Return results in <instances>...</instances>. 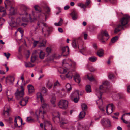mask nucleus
<instances>
[{
	"label": "nucleus",
	"mask_w": 130,
	"mask_h": 130,
	"mask_svg": "<svg viewBox=\"0 0 130 130\" xmlns=\"http://www.w3.org/2000/svg\"><path fill=\"white\" fill-rule=\"evenodd\" d=\"M121 119L122 120L123 122L126 123V124H127L128 123V122L127 121L125 120H124L123 118V116H122L121 118Z\"/></svg>",
	"instance_id": "57"
},
{
	"label": "nucleus",
	"mask_w": 130,
	"mask_h": 130,
	"mask_svg": "<svg viewBox=\"0 0 130 130\" xmlns=\"http://www.w3.org/2000/svg\"><path fill=\"white\" fill-rule=\"evenodd\" d=\"M87 77L88 79L90 81H93L94 80V78L93 76L90 77L88 75H87Z\"/></svg>",
	"instance_id": "50"
},
{
	"label": "nucleus",
	"mask_w": 130,
	"mask_h": 130,
	"mask_svg": "<svg viewBox=\"0 0 130 130\" xmlns=\"http://www.w3.org/2000/svg\"><path fill=\"white\" fill-rule=\"evenodd\" d=\"M79 91L76 90L74 92H73L71 94L70 96L71 99H73L75 97H76L79 96Z\"/></svg>",
	"instance_id": "15"
},
{
	"label": "nucleus",
	"mask_w": 130,
	"mask_h": 130,
	"mask_svg": "<svg viewBox=\"0 0 130 130\" xmlns=\"http://www.w3.org/2000/svg\"><path fill=\"white\" fill-rule=\"evenodd\" d=\"M130 16L126 15L120 20L119 23L117 25L114 30V33H117L120 31L125 25L127 24L129 20Z\"/></svg>",
	"instance_id": "1"
},
{
	"label": "nucleus",
	"mask_w": 130,
	"mask_h": 130,
	"mask_svg": "<svg viewBox=\"0 0 130 130\" xmlns=\"http://www.w3.org/2000/svg\"><path fill=\"white\" fill-rule=\"evenodd\" d=\"M63 21V19L61 18H60V21L58 23H55L54 24L56 26H60L62 24V23Z\"/></svg>",
	"instance_id": "33"
},
{
	"label": "nucleus",
	"mask_w": 130,
	"mask_h": 130,
	"mask_svg": "<svg viewBox=\"0 0 130 130\" xmlns=\"http://www.w3.org/2000/svg\"><path fill=\"white\" fill-rule=\"evenodd\" d=\"M22 20L24 22H27L28 21V19L26 17H22Z\"/></svg>",
	"instance_id": "46"
},
{
	"label": "nucleus",
	"mask_w": 130,
	"mask_h": 130,
	"mask_svg": "<svg viewBox=\"0 0 130 130\" xmlns=\"http://www.w3.org/2000/svg\"><path fill=\"white\" fill-rule=\"evenodd\" d=\"M62 53L63 54L66 50H67L68 52V54L69 53V48L68 46H64L62 48Z\"/></svg>",
	"instance_id": "23"
},
{
	"label": "nucleus",
	"mask_w": 130,
	"mask_h": 130,
	"mask_svg": "<svg viewBox=\"0 0 130 130\" xmlns=\"http://www.w3.org/2000/svg\"><path fill=\"white\" fill-rule=\"evenodd\" d=\"M25 65L26 67H33L34 66L33 65H32L30 62L28 63H25Z\"/></svg>",
	"instance_id": "40"
},
{
	"label": "nucleus",
	"mask_w": 130,
	"mask_h": 130,
	"mask_svg": "<svg viewBox=\"0 0 130 130\" xmlns=\"http://www.w3.org/2000/svg\"><path fill=\"white\" fill-rule=\"evenodd\" d=\"M89 60L90 61L94 62H95L97 60V58L96 57L93 56L89 58Z\"/></svg>",
	"instance_id": "31"
},
{
	"label": "nucleus",
	"mask_w": 130,
	"mask_h": 130,
	"mask_svg": "<svg viewBox=\"0 0 130 130\" xmlns=\"http://www.w3.org/2000/svg\"><path fill=\"white\" fill-rule=\"evenodd\" d=\"M73 76V75L71 72H69L66 75V77L69 79L72 78V77Z\"/></svg>",
	"instance_id": "29"
},
{
	"label": "nucleus",
	"mask_w": 130,
	"mask_h": 130,
	"mask_svg": "<svg viewBox=\"0 0 130 130\" xmlns=\"http://www.w3.org/2000/svg\"><path fill=\"white\" fill-rule=\"evenodd\" d=\"M46 113L44 111L41 110L40 109L39 110V111H37L35 112V114L36 117L37 118L38 121L40 123V121L38 120V118L39 117H40L42 118L43 119H44V115Z\"/></svg>",
	"instance_id": "9"
},
{
	"label": "nucleus",
	"mask_w": 130,
	"mask_h": 130,
	"mask_svg": "<svg viewBox=\"0 0 130 130\" xmlns=\"http://www.w3.org/2000/svg\"><path fill=\"white\" fill-rule=\"evenodd\" d=\"M33 121V119L30 117H27L26 121L28 122H30Z\"/></svg>",
	"instance_id": "43"
},
{
	"label": "nucleus",
	"mask_w": 130,
	"mask_h": 130,
	"mask_svg": "<svg viewBox=\"0 0 130 130\" xmlns=\"http://www.w3.org/2000/svg\"><path fill=\"white\" fill-rule=\"evenodd\" d=\"M6 14V12L5 10L4 9V8L2 7H0V18L5 16Z\"/></svg>",
	"instance_id": "14"
},
{
	"label": "nucleus",
	"mask_w": 130,
	"mask_h": 130,
	"mask_svg": "<svg viewBox=\"0 0 130 130\" xmlns=\"http://www.w3.org/2000/svg\"><path fill=\"white\" fill-rule=\"evenodd\" d=\"M127 91L128 93H130V85L127 87Z\"/></svg>",
	"instance_id": "64"
},
{
	"label": "nucleus",
	"mask_w": 130,
	"mask_h": 130,
	"mask_svg": "<svg viewBox=\"0 0 130 130\" xmlns=\"http://www.w3.org/2000/svg\"><path fill=\"white\" fill-rule=\"evenodd\" d=\"M14 78L13 76H10L8 78H6V83L9 81L11 83H12L14 80Z\"/></svg>",
	"instance_id": "21"
},
{
	"label": "nucleus",
	"mask_w": 130,
	"mask_h": 130,
	"mask_svg": "<svg viewBox=\"0 0 130 130\" xmlns=\"http://www.w3.org/2000/svg\"><path fill=\"white\" fill-rule=\"evenodd\" d=\"M4 54L5 56L7 57V59H8L10 55V54L8 53H4Z\"/></svg>",
	"instance_id": "52"
},
{
	"label": "nucleus",
	"mask_w": 130,
	"mask_h": 130,
	"mask_svg": "<svg viewBox=\"0 0 130 130\" xmlns=\"http://www.w3.org/2000/svg\"><path fill=\"white\" fill-rule=\"evenodd\" d=\"M34 8L35 10L37 11L38 12H41V10L40 8L38 6V5H36L34 6Z\"/></svg>",
	"instance_id": "37"
},
{
	"label": "nucleus",
	"mask_w": 130,
	"mask_h": 130,
	"mask_svg": "<svg viewBox=\"0 0 130 130\" xmlns=\"http://www.w3.org/2000/svg\"><path fill=\"white\" fill-rule=\"evenodd\" d=\"M77 5L78 6L83 8L84 11H85V8L86 7V5L81 3H79Z\"/></svg>",
	"instance_id": "28"
},
{
	"label": "nucleus",
	"mask_w": 130,
	"mask_h": 130,
	"mask_svg": "<svg viewBox=\"0 0 130 130\" xmlns=\"http://www.w3.org/2000/svg\"><path fill=\"white\" fill-rule=\"evenodd\" d=\"M105 126L106 125L108 126H111V124L109 120L108 119L105 120Z\"/></svg>",
	"instance_id": "41"
},
{
	"label": "nucleus",
	"mask_w": 130,
	"mask_h": 130,
	"mask_svg": "<svg viewBox=\"0 0 130 130\" xmlns=\"http://www.w3.org/2000/svg\"><path fill=\"white\" fill-rule=\"evenodd\" d=\"M21 89H17L15 95L16 98L18 100H20L23 97L24 94V88L23 86H21Z\"/></svg>",
	"instance_id": "5"
},
{
	"label": "nucleus",
	"mask_w": 130,
	"mask_h": 130,
	"mask_svg": "<svg viewBox=\"0 0 130 130\" xmlns=\"http://www.w3.org/2000/svg\"><path fill=\"white\" fill-rule=\"evenodd\" d=\"M104 51L102 49H100L98 50L97 53L98 55L100 57L104 56Z\"/></svg>",
	"instance_id": "20"
},
{
	"label": "nucleus",
	"mask_w": 130,
	"mask_h": 130,
	"mask_svg": "<svg viewBox=\"0 0 130 130\" xmlns=\"http://www.w3.org/2000/svg\"><path fill=\"white\" fill-rule=\"evenodd\" d=\"M90 2V0H87L86 2L85 5H86V6L88 5Z\"/></svg>",
	"instance_id": "56"
},
{
	"label": "nucleus",
	"mask_w": 130,
	"mask_h": 130,
	"mask_svg": "<svg viewBox=\"0 0 130 130\" xmlns=\"http://www.w3.org/2000/svg\"><path fill=\"white\" fill-rule=\"evenodd\" d=\"M118 36H116L113 38L111 40L112 43H114L116 42L118 39Z\"/></svg>",
	"instance_id": "39"
},
{
	"label": "nucleus",
	"mask_w": 130,
	"mask_h": 130,
	"mask_svg": "<svg viewBox=\"0 0 130 130\" xmlns=\"http://www.w3.org/2000/svg\"><path fill=\"white\" fill-rule=\"evenodd\" d=\"M21 8L22 10L23 13L21 14V15H27V11L29 9V8L26 6L23 5L22 6Z\"/></svg>",
	"instance_id": "13"
},
{
	"label": "nucleus",
	"mask_w": 130,
	"mask_h": 130,
	"mask_svg": "<svg viewBox=\"0 0 130 130\" xmlns=\"http://www.w3.org/2000/svg\"><path fill=\"white\" fill-rule=\"evenodd\" d=\"M10 9H9L10 14L11 15H13L15 13V10L13 7L12 6L10 7Z\"/></svg>",
	"instance_id": "27"
},
{
	"label": "nucleus",
	"mask_w": 130,
	"mask_h": 130,
	"mask_svg": "<svg viewBox=\"0 0 130 130\" xmlns=\"http://www.w3.org/2000/svg\"><path fill=\"white\" fill-rule=\"evenodd\" d=\"M29 99L28 97H26L20 99V100L19 102L20 104L22 106H24L27 103L28 100Z\"/></svg>",
	"instance_id": "11"
},
{
	"label": "nucleus",
	"mask_w": 130,
	"mask_h": 130,
	"mask_svg": "<svg viewBox=\"0 0 130 130\" xmlns=\"http://www.w3.org/2000/svg\"><path fill=\"white\" fill-rule=\"evenodd\" d=\"M40 125V127L44 130H56V129H52V125L50 122L48 121H44V128L43 124L41 123Z\"/></svg>",
	"instance_id": "7"
},
{
	"label": "nucleus",
	"mask_w": 130,
	"mask_h": 130,
	"mask_svg": "<svg viewBox=\"0 0 130 130\" xmlns=\"http://www.w3.org/2000/svg\"><path fill=\"white\" fill-rule=\"evenodd\" d=\"M81 106L83 111H84L87 109V106L86 104L84 103L82 104H81Z\"/></svg>",
	"instance_id": "32"
},
{
	"label": "nucleus",
	"mask_w": 130,
	"mask_h": 130,
	"mask_svg": "<svg viewBox=\"0 0 130 130\" xmlns=\"http://www.w3.org/2000/svg\"><path fill=\"white\" fill-rule=\"evenodd\" d=\"M72 100H73L74 102L77 103L78 102L79 100V97H75L73 99H71Z\"/></svg>",
	"instance_id": "42"
},
{
	"label": "nucleus",
	"mask_w": 130,
	"mask_h": 130,
	"mask_svg": "<svg viewBox=\"0 0 130 130\" xmlns=\"http://www.w3.org/2000/svg\"><path fill=\"white\" fill-rule=\"evenodd\" d=\"M86 114L85 112L83 111H82L79 115V119H82L85 116Z\"/></svg>",
	"instance_id": "22"
},
{
	"label": "nucleus",
	"mask_w": 130,
	"mask_h": 130,
	"mask_svg": "<svg viewBox=\"0 0 130 130\" xmlns=\"http://www.w3.org/2000/svg\"><path fill=\"white\" fill-rule=\"evenodd\" d=\"M47 87L49 89H51L52 88V85L51 83H48L47 84Z\"/></svg>",
	"instance_id": "53"
},
{
	"label": "nucleus",
	"mask_w": 130,
	"mask_h": 130,
	"mask_svg": "<svg viewBox=\"0 0 130 130\" xmlns=\"http://www.w3.org/2000/svg\"><path fill=\"white\" fill-rule=\"evenodd\" d=\"M74 80L75 81L78 83H79L81 81V79L79 75L76 74L74 76Z\"/></svg>",
	"instance_id": "18"
},
{
	"label": "nucleus",
	"mask_w": 130,
	"mask_h": 130,
	"mask_svg": "<svg viewBox=\"0 0 130 130\" xmlns=\"http://www.w3.org/2000/svg\"><path fill=\"white\" fill-rule=\"evenodd\" d=\"M46 43V41L45 40H43L42 42H39V47H41L45 46Z\"/></svg>",
	"instance_id": "24"
},
{
	"label": "nucleus",
	"mask_w": 130,
	"mask_h": 130,
	"mask_svg": "<svg viewBox=\"0 0 130 130\" xmlns=\"http://www.w3.org/2000/svg\"><path fill=\"white\" fill-rule=\"evenodd\" d=\"M68 104L67 101L65 100H61L59 102L58 105L60 108L63 109H65L67 108Z\"/></svg>",
	"instance_id": "8"
},
{
	"label": "nucleus",
	"mask_w": 130,
	"mask_h": 130,
	"mask_svg": "<svg viewBox=\"0 0 130 130\" xmlns=\"http://www.w3.org/2000/svg\"><path fill=\"white\" fill-rule=\"evenodd\" d=\"M88 35L87 34L84 33V39L85 40H86L87 39Z\"/></svg>",
	"instance_id": "63"
},
{
	"label": "nucleus",
	"mask_w": 130,
	"mask_h": 130,
	"mask_svg": "<svg viewBox=\"0 0 130 130\" xmlns=\"http://www.w3.org/2000/svg\"><path fill=\"white\" fill-rule=\"evenodd\" d=\"M109 1L113 4H116L117 2V0H109Z\"/></svg>",
	"instance_id": "47"
},
{
	"label": "nucleus",
	"mask_w": 130,
	"mask_h": 130,
	"mask_svg": "<svg viewBox=\"0 0 130 130\" xmlns=\"http://www.w3.org/2000/svg\"><path fill=\"white\" fill-rule=\"evenodd\" d=\"M36 95L38 99H40V100L41 103V106L42 108L44 109L47 107L48 105L45 103V101L41 93L39 92L37 93Z\"/></svg>",
	"instance_id": "6"
},
{
	"label": "nucleus",
	"mask_w": 130,
	"mask_h": 130,
	"mask_svg": "<svg viewBox=\"0 0 130 130\" xmlns=\"http://www.w3.org/2000/svg\"><path fill=\"white\" fill-rule=\"evenodd\" d=\"M114 108V106L112 104H109L106 107V110L107 113L110 114L113 111V109Z\"/></svg>",
	"instance_id": "10"
},
{
	"label": "nucleus",
	"mask_w": 130,
	"mask_h": 130,
	"mask_svg": "<svg viewBox=\"0 0 130 130\" xmlns=\"http://www.w3.org/2000/svg\"><path fill=\"white\" fill-rule=\"evenodd\" d=\"M16 117V118H18L19 120H20L21 123V125L22 123V118L19 116H18L17 117Z\"/></svg>",
	"instance_id": "55"
},
{
	"label": "nucleus",
	"mask_w": 130,
	"mask_h": 130,
	"mask_svg": "<svg viewBox=\"0 0 130 130\" xmlns=\"http://www.w3.org/2000/svg\"><path fill=\"white\" fill-rule=\"evenodd\" d=\"M58 85H59V82H58V81H56V82H55L54 83V88H53V89H54V90H55V88H56V86H57Z\"/></svg>",
	"instance_id": "49"
},
{
	"label": "nucleus",
	"mask_w": 130,
	"mask_h": 130,
	"mask_svg": "<svg viewBox=\"0 0 130 130\" xmlns=\"http://www.w3.org/2000/svg\"><path fill=\"white\" fill-rule=\"evenodd\" d=\"M51 51V49L50 48L47 47L46 49V51L48 53L50 52Z\"/></svg>",
	"instance_id": "61"
},
{
	"label": "nucleus",
	"mask_w": 130,
	"mask_h": 130,
	"mask_svg": "<svg viewBox=\"0 0 130 130\" xmlns=\"http://www.w3.org/2000/svg\"><path fill=\"white\" fill-rule=\"evenodd\" d=\"M101 124L104 126H105V120H102L101 121Z\"/></svg>",
	"instance_id": "58"
},
{
	"label": "nucleus",
	"mask_w": 130,
	"mask_h": 130,
	"mask_svg": "<svg viewBox=\"0 0 130 130\" xmlns=\"http://www.w3.org/2000/svg\"><path fill=\"white\" fill-rule=\"evenodd\" d=\"M72 15V19L73 20H75L77 19L78 17L77 13V11L75 10H74L71 14Z\"/></svg>",
	"instance_id": "17"
},
{
	"label": "nucleus",
	"mask_w": 130,
	"mask_h": 130,
	"mask_svg": "<svg viewBox=\"0 0 130 130\" xmlns=\"http://www.w3.org/2000/svg\"><path fill=\"white\" fill-rule=\"evenodd\" d=\"M66 87L68 91H69L72 89V87L71 85L69 83H68L66 85Z\"/></svg>",
	"instance_id": "34"
},
{
	"label": "nucleus",
	"mask_w": 130,
	"mask_h": 130,
	"mask_svg": "<svg viewBox=\"0 0 130 130\" xmlns=\"http://www.w3.org/2000/svg\"><path fill=\"white\" fill-rule=\"evenodd\" d=\"M42 92L43 93H45L47 92V90L46 89V88H45V87H42Z\"/></svg>",
	"instance_id": "51"
},
{
	"label": "nucleus",
	"mask_w": 130,
	"mask_h": 130,
	"mask_svg": "<svg viewBox=\"0 0 130 130\" xmlns=\"http://www.w3.org/2000/svg\"><path fill=\"white\" fill-rule=\"evenodd\" d=\"M78 128L79 130H85V127L81 125L80 123L78 124Z\"/></svg>",
	"instance_id": "35"
},
{
	"label": "nucleus",
	"mask_w": 130,
	"mask_h": 130,
	"mask_svg": "<svg viewBox=\"0 0 130 130\" xmlns=\"http://www.w3.org/2000/svg\"><path fill=\"white\" fill-rule=\"evenodd\" d=\"M108 77L109 79H112L113 78V75L112 74H110L109 75Z\"/></svg>",
	"instance_id": "59"
},
{
	"label": "nucleus",
	"mask_w": 130,
	"mask_h": 130,
	"mask_svg": "<svg viewBox=\"0 0 130 130\" xmlns=\"http://www.w3.org/2000/svg\"><path fill=\"white\" fill-rule=\"evenodd\" d=\"M4 4L6 8L7 9L12 7V3L10 1L6 0L5 1Z\"/></svg>",
	"instance_id": "16"
},
{
	"label": "nucleus",
	"mask_w": 130,
	"mask_h": 130,
	"mask_svg": "<svg viewBox=\"0 0 130 130\" xmlns=\"http://www.w3.org/2000/svg\"><path fill=\"white\" fill-rule=\"evenodd\" d=\"M39 42L38 41L34 40L33 43V46L34 47H36L37 44L39 45Z\"/></svg>",
	"instance_id": "44"
},
{
	"label": "nucleus",
	"mask_w": 130,
	"mask_h": 130,
	"mask_svg": "<svg viewBox=\"0 0 130 130\" xmlns=\"http://www.w3.org/2000/svg\"><path fill=\"white\" fill-rule=\"evenodd\" d=\"M30 54V52L29 50H28L27 51V55H26V57L27 59H28L29 56V55Z\"/></svg>",
	"instance_id": "60"
},
{
	"label": "nucleus",
	"mask_w": 130,
	"mask_h": 130,
	"mask_svg": "<svg viewBox=\"0 0 130 130\" xmlns=\"http://www.w3.org/2000/svg\"><path fill=\"white\" fill-rule=\"evenodd\" d=\"M45 53L43 52L42 51L40 52L39 54V57L41 59H43L44 58L45 56Z\"/></svg>",
	"instance_id": "25"
},
{
	"label": "nucleus",
	"mask_w": 130,
	"mask_h": 130,
	"mask_svg": "<svg viewBox=\"0 0 130 130\" xmlns=\"http://www.w3.org/2000/svg\"><path fill=\"white\" fill-rule=\"evenodd\" d=\"M27 88L29 93H31L34 92V88L32 85H28Z\"/></svg>",
	"instance_id": "19"
},
{
	"label": "nucleus",
	"mask_w": 130,
	"mask_h": 130,
	"mask_svg": "<svg viewBox=\"0 0 130 130\" xmlns=\"http://www.w3.org/2000/svg\"><path fill=\"white\" fill-rule=\"evenodd\" d=\"M109 84V82L106 81L104 82L102 85H101L99 87V90H96V95L98 96L99 95L100 96H98L99 99L98 100L96 101V103L97 104L98 103L100 105L102 104V100L101 99V96L102 95V93L104 92H106L105 90L106 89V87L108 86Z\"/></svg>",
	"instance_id": "2"
},
{
	"label": "nucleus",
	"mask_w": 130,
	"mask_h": 130,
	"mask_svg": "<svg viewBox=\"0 0 130 130\" xmlns=\"http://www.w3.org/2000/svg\"><path fill=\"white\" fill-rule=\"evenodd\" d=\"M89 70L90 71L93 72L95 70V69L93 67H91L90 69Z\"/></svg>",
	"instance_id": "62"
},
{
	"label": "nucleus",
	"mask_w": 130,
	"mask_h": 130,
	"mask_svg": "<svg viewBox=\"0 0 130 130\" xmlns=\"http://www.w3.org/2000/svg\"><path fill=\"white\" fill-rule=\"evenodd\" d=\"M61 73L62 74H64L66 73L67 72V70L63 68H61Z\"/></svg>",
	"instance_id": "54"
},
{
	"label": "nucleus",
	"mask_w": 130,
	"mask_h": 130,
	"mask_svg": "<svg viewBox=\"0 0 130 130\" xmlns=\"http://www.w3.org/2000/svg\"><path fill=\"white\" fill-rule=\"evenodd\" d=\"M85 90L87 93H89L91 92V90L90 86L89 85H86L85 87Z\"/></svg>",
	"instance_id": "26"
},
{
	"label": "nucleus",
	"mask_w": 130,
	"mask_h": 130,
	"mask_svg": "<svg viewBox=\"0 0 130 130\" xmlns=\"http://www.w3.org/2000/svg\"><path fill=\"white\" fill-rule=\"evenodd\" d=\"M109 37L108 32L106 30L102 31L98 36V39L103 43H105V40H107Z\"/></svg>",
	"instance_id": "4"
},
{
	"label": "nucleus",
	"mask_w": 130,
	"mask_h": 130,
	"mask_svg": "<svg viewBox=\"0 0 130 130\" xmlns=\"http://www.w3.org/2000/svg\"><path fill=\"white\" fill-rule=\"evenodd\" d=\"M37 56L36 55H35V54L33 53L31 57V61L32 62H34L35 60H36Z\"/></svg>",
	"instance_id": "30"
},
{
	"label": "nucleus",
	"mask_w": 130,
	"mask_h": 130,
	"mask_svg": "<svg viewBox=\"0 0 130 130\" xmlns=\"http://www.w3.org/2000/svg\"><path fill=\"white\" fill-rule=\"evenodd\" d=\"M5 21L4 19L0 18V26L2 25Z\"/></svg>",
	"instance_id": "45"
},
{
	"label": "nucleus",
	"mask_w": 130,
	"mask_h": 130,
	"mask_svg": "<svg viewBox=\"0 0 130 130\" xmlns=\"http://www.w3.org/2000/svg\"><path fill=\"white\" fill-rule=\"evenodd\" d=\"M53 115L55 116L53 119L54 122L57 123H59L61 127L63 128H66V126H67L68 122L64 120L63 119H60V114L57 112L56 113H54Z\"/></svg>",
	"instance_id": "3"
},
{
	"label": "nucleus",
	"mask_w": 130,
	"mask_h": 130,
	"mask_svg": "<svg viewBox=\"0 0 130 130\" xmlns=\"http://www.w3.org/2000/svg\"><path fill=\"white\" fill-rule=\"evenodd\" d=\"M10 111V108L8 104H6L3 110V114L5 115L6 113L8 116L9 115V112Z\"/></svg>",
	"instance_id": "12"
},
{
	"label": "nucleus",
	"mask_w": 130,
	"mask_h": 130,
	"mask_svg": "<svg viewBox=\"0 0 130 130\" xmlns=\"http://www.w3.org/2000/svg\"><path fill=\"white\" fill-rule=\"evenodd\" d=\"M72 44L73 47L74 48H76L77 47V45L75 41H74L72 42Z\"/></svg>",
	"instance_id": "48"
},
{
	"label": "nucleus",
	"mask_w": 130,
	"mask_h": 130,
	"mask_svg": "<svg viewBox=\"0 0 130 130\" xmlns=\"http://www.w3.org/2000/svg\"><path fill=\"white\" fill-rule=\"evenodd\" d=\"M56 101V98L55 96H53L52 97L50 100L51 103L53 104H54Z\"/></svg>",
	"instance_id": "38"
},
{
	"label": "nucleus",
	"mask_w": 130,
	"mask_h": 130,
	"mask_svg": "<svg viewBox=\"0 0 130 130\" xmlns=\"http://www.w3.org/2000/svg\"><path fill=\"white\" fill-rule=\"evenodd\" d=\"M44 10L46 11V13L47 14H48V12L50 11V8L47 6H46L44 7Z\"/></svg>",
	"instance_id": "36"
}]
</instances>
